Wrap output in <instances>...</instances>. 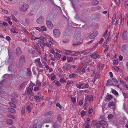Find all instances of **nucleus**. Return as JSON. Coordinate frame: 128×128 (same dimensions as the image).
Here are the masks:
<instances>
[{"instance_id":"4d7b16f0","label":"nucleus","mask_w":128,"mask_h":128,"mask_svg":"<svg viewBox=\"0 0 128 128\" xmlns=\"http://www.w3.org/2000/svg\"><path fill=\"white\" fill-rule=\"evenodd\" d=\"M114 64L115 65H117L118 64V60H114L113 61Z\"/></svg>"},{"instance_id":"473e14b6","label":"nucleus","mask_w":128,"mask_h":128,"mask_svg":"<svg viewBox=\"0 0 128 128\" xmlns=\"http://www.w3.org/2000/svg\"><path fill=\"white\" fill-rule=\"evenodd\" d=\"M31 73L30 69V68H27V75L28 76H30Z\"/></svg>"},{"instance_id":"5701e85b","label":"nucleus","mask_w":128,"mask_h":128,"mask_svg":"<svg viewBox=\"0 0 128 128\" xmlns=\"http://www.w3.org/2000/svg\"><path fill=\"white\" fill-rule=\"evenodd\" d=\"M82 128H90V124L88 123H84L83 124Z\"/></svg>"},{"instance_id":"8fccbe9b","label":"nucleus","mask_w":128,"mask_h":128,"mask_svg":"<svg viewBox=\"0 0 128 128\" xmlns=\"http://www.w3.org/2000/svg\"><path fill=\"white\" fill-rule=\"evenodd\" d=\"M127 37L126 32H123L122 34V37L123 40H125Z\"/></svg>"},{"instance_id":"a18cd8bd","label":"nucleus","mask_w":128,"mask_h":128,"mask_svg":"<svg viewBox=\"0 0 128 128\" xmlns=\"http://www.w3.org/2000/svg\"><path fill=\"white\" fill-rule=\"evenodd\" d=\"M71 32H64L63 34L64 36H67L68 37L71 34Z\"/></svg>"},{"instance_id":"f8f14e48","label":"nucleus","mask_w":128,"mask_h":128,"mask_svg":"<svg viewBox=\"0 0 128 128\" xmlns=\"http://www.w3.org/2000/svg\"><path fill=\"white\" fill-rule=\"evenodd\" d=\"M46 24L47 27L49 29H52L54 25L52 22L50 20H46Z\"/></svg>"},{"instance_id":"79ce46f5","label":"nucleus","mask_w":128,"mask_h":128,"mask_svg":"<svg viewBox=\"0 0 128 128\" xmlns=\"http://www.w3.org/2000/svg\"><path fill=\"white\" fill-rule=\"evenodd\" d=\"M66 52H65V54H69L70 53H72L73 51L69 50H65Z\"/></svg>"},{"instance_id":"37998d69","label":"nucleus","mask_w":128,"mask_h":128,"mask_svg":"<svg viewBox=\"0 0 128 128\" xmlns=\"http://www.w3.org/2000/svg\"><path fill=\"white\" fill-rule=\"evenodd\" d=\"M88 101L90 102H92L93 100V97L92 96H89Z\"/></svg>"},{"instance_id":"ea45409f","label":"nucleus","mask_w":128,"mask_h":128,"mask_svg":"<svg viewBox=\"0 0 128 128\" xmlns=\"http://www.w3.org/2000/svg\"><path fill=\"white\" fill-rule=\"evenodd\" d=\"M86 66L85 65L83 66L81 68V70H82L81 72H85L86 68Z\"/></svg>"},{"instance_id":"864d4df0","label":"nucleus","mask_w":128,"mask_h":128,"mask_svg":"<svg viewBox=\"0 0 128 128\" xmlns=\"http://www.w3.org/2000/svg\"><path fill=\"white\" fill-rule=\"evenodd\" d=\"M53 126V127L54 128H58L59 126H58V124L57 122H55L54 123Z\"/></svg>"},{"instance_id":"aec40b11","label":"nucleus","mask_w":128,"mask_h":128,"mask_svg":"<svg viewBox=\"0 0 128 128\" xmlns=\"http://www.w3.org/2000/svg\"><path fill=\"white\" fill-rule=\"evenodd\" d=\"M78 2V0H72L71 1V3L73 8L75 9L74 6L75 4H77Z\"/></svg>"},{"instance_id":"e2e57ef3","label":"nucleus","mask_w":128,"mask_h":128,"mask_svg":"<svg viewBox=\"0 0 128 128\" xmlns=\"http://www.w3.org/2000/svg\"><path fill=\"white\" fill-rule=\"evenodd\" d=\"M44 45L47 47H49L51 46V44H50L48 42H47L46 43H44Z\"/></svg>"},{"instance_id":"3c124183","label":"nucleus","mask_w":128,"mask_h":128,"mask_svg":"<svg viewBox=\"0 0 128 128\" xmlns=\"http://www.w3.org/2000/svg\"><path fill=\"white\" fill-rule=\"evenodd\" d=\"M40 87H34V91H38L40 90Z\"/></svg>"},{"instance_id":"a878e982","label":"nucleus","mask_w":128,"mask_h":128,"mask_svg":"<svg viewBox=\"0 0 128 128\" xmlns=\"http://www.w3.org/2000/svg\"><path fill=\"white\" fill-rule=\"evenodd\" d=\"M8 111L12 113L15 114L16 113V110L12 108H9L8 109Z\"/></svg>"},{"instance_id":"a19ab883","label":"nucleus","mask_w":128,"mask_h":128,"mask_svg":"<svg viewBox=\"0 0 128 128\" xmlns=\"http://www.w3.org/2000/svg\"><path fill=\"white\" fill-rule=\"evenodd\" d=\"M41 83L39 81H37L36 83V86L40 88L41 86Z\"/></svg>"},{"instance_id":"72a5a7b5","label":"nucleus","mask_w":128,"mask_h":128,"mask_svg":"<svg viewBox=\"0 0 128 128\" xmlns=\"http://www.w3.org/2000/svg\"><path fill=\"white\" fill-rule=\"evenodd\" d=\"M93 124H94L95 126H96V128H100L101 127V126L100 125V124L98 122L96 123L93 122Z\"/></svg>"},{"instance_id":"774afa93","label":"nucleus","mask_w":128,"mask_h":128,"mask_svg":"<svg viewBox=\"0 0 128 128\" xmlns=\"http://www.w3.org/2000/svg\"><path fill=\"white\" fill-rule=\"evenodd\" d=\"M114 116L113 115L111 114H110L108 116V119H111L113 118Z\"/></svg>"},{"instance_id":"dca6fc26","label":"nucleus","mask_w":128,"mask_h":128,"mask_svg":"<svg viewBox=\"0 0 128 128\" xmlns=\"http://www.w3.org/2000/svg\"><path fill=\"white\" fill-rule=\"evenodd\" d=\"M25 56L24 55L21 56L19 60L20 62H22L24 63L25 62Z\"/></svg>"},{"instance_id":"69168bd1","label":"nucleus","mask_w":128,"mask_h":128,"mask_svg":"<svg viewBox=\"0 0 128 128\" xmlns=\"http://www.w3.org/2000/svg\"><path fill=\"white\" fill-rule=\"evenodd\" d=\"M56 78V76H53L51 77H49V78L51 80H53L55 79Z\"/></svg>"},{"instance_id":"bb28decb","label":"nucleus","mask_w":128,"mask_h":128,"mask_svg":"<svg viewBox=\"0 0 128 128\" xmlns=\"http://www.w3.org/2000/svg\"><path fill=\"white\" fill-rule=\"evenodd\" d=\"M61 116L60 114H58V115L56 117V119L58 122L60 123L62 122V118L61 117Z\"/></svg>"},{"instance_id":"423d86ee","label":"nucleus","mask_w":128,"mask_h":128,"mask_svg":"<svg viewBox=\"0 0 128 128\" xmlns=\"http://www.w3.org/2000/svg\"><path fill=\"white\" fill-rule=\"evenodd\" d=\"M45 38L48 39V40L49 42L51 43L52 44L54 45L56 44V42L54 41L53 38L50 36L46 35Z\"/></svg>"},{"instance_id":"c756f323","label":"nucleus","mask_w":128,"mask_h":128,"mask_svg":"<svg viewBox=\"0 0 128 128\" xmlns=\"http://www.w3.org/2000/svg\"><path fill=\"white\" fill-rule=\"evenodd\" d=\"M99 3V2L97 0H94L91 2V4L93 5H96Z\"/></svg>"},{"instance_id":"1a4fd4ad","label":"nucleus","mask_w":128,"mask_h":128,"mask_svg":"<svg viewBox=\"0 0 128 128\" xmlns=\"http://www.w3.org/2000/svg\"><path fill=\"white\" fill-rule=\"evenodd\" d=\"M122 51L124 52H128V44H123L122 48Z\"/></svg>"},{"instance_id":"c85d7f7f","label":"nucleus","mask_w":128,"mask_h":128,"mask_svg":"<svg viewBox=\"0 0 128 128\" xmlns=\"http://www.w3.org/2000/svg\"><path fill=\"white\" fill-rule=\"evenodd\" d=\"M24 63L19 62L17 64V66L18 68H20L23 66Z\"/></svg>"},{"instance_id":"680f3d73","label":"nucleus","mask_w":128,"mask_h":128,"mask_svg":"<svg viewBox=\"0 0 128 128\" xmlns=\"http://www.w3.org/2000/svg\"><path fill=\"white\" fill-rule=\"evenodd\" d=\"M86 114L84 110H82L81 112V115L82 116H83Z\"/></svg>"},{"instance_id":"4c0bfd02","label":"nucleus","mask_w":128,"mask_h":128,"mask_svg":"<svg viewBox=\"0 0 128 128\" xmlns=\"http://www.w3.org/2000/svg\"><path fill=\"white\" fill-rule=\"evenodd\" d=\"M9 104L10 106L12 107L15 108L16 107V105L12 102H9Z\"/></svg>"},{"instance_id":"de8ad7c7","label":"nucleus","mask_w":128,"mask_h":128,"mask_svg":"<svg viewBox=\"0 0 128 128\" xmlns=\"http://www.w3.org/2000/svg\"><path fill=\"white\" fill-rule=\"evenodd\" d=\"M52 15L50 14L48 15L47 18V20H51L52 19Z\"/></svg>"},{"instance_id":"ddd939ff","label":"nucleus","mask_w":128,"mask_h":128,"mask_svg":"<svg viewBox=\"0 0 128 128\" xmlns=\"http://www.w3.org/2000/svg\"><path fill=\"white\" fill-rule=\"evenodd\" d=\"M8 70L13 73H15L16 72L14 66L12 65H10L8 67Z\"/></svg>"},{"instance_id":"6e6552de","label":"nucleus","mask_w":128,"mask_h":128,"mask_svg":"<svg viewBox=\"0 0 128 128\" xmlns=\"http://www.w3.org/2000/svg\"><path fill=\"white\" fill-rule=\"evenodd\" d=\"M34 62L35 63H37L38 64V66L40 68H42L43 67V66L40 62V58H39L36 59L34 60Z\"/></svg>"},{"instance_id":"7c9ffc66","label":"nucleus","mask_w":128,"mask_h":128,"mask_svg":"<svg viewBox=\"0 0 128 128\" xmlns=\"http://www.w3.org/2000/svg\"><path fill=\"white\" fill-rule=\"evenodd\" d=\"M54 36L55 38H58L60 34V32H53Z\"/></svg>"},{"instance_id":"09e8293b","label":"nucleus","mask_w":128,"mask_h":128,"mask_svg":"<svg viewBox=\"0 0 128 128\" xmlns=\"http://www.w3.org/2000/svg\"><path fill=\"white\" fill-rule=\"evenodd\" d=\"M25 84L24 83L21 84L19 87V89L20 90L22 89L23 88Z\"/></svg>"},{"instance_id":"9b49d317","label":"nucleus","mask_w":128,"mask_h":128,"mask_svg":"<svg viewBox=\"0 0 128 128\" xmlns=\"http://www.w3.org/2000/svg\"><path fill=\"white\" fill-rule=\"evenodd\" d=\"M34 39H38V42L40 43H43L44 40H44L45 39L44 37L43 36H40L39 38L36 37H34Z\"/></svg>"},{"instance_id":"f257e3e1","label":"nucleus","mask_w":128,"mask_h":128,"mask_svg":"<svg viewBox=\"0 0 128 128\" xmlns=\"http://www.w3.org/2000/svg\"><path fill=\"white\" fill-rule=\"evenodd\" d=\"M54 115V113L52 112H48L44 114L45 116L47 117L49 119L46 118V120L44 119V122L45 123H50L52 122L51 120V119L52 118V116Z\"/></svg>"},{"instance_id":"58836bf2","label":"nucleus","mask_w":128,"mask_h":128,"mask_svg":"<svg viewBox=\"0 0 128 128\" xmlns=\"http://www.w3.org/2000/svg\"><path fill=\"white\" fill-rule=\"evenodd\" d=\"M89 98L88 95H87L86 96L84 99V105L87 104V102Z\"/></svg>"},{"instance_id":"f704fd0d","label":"nucleus","mask_w":128,"mask_h":128,"mask_svg":"<svg viewBox=\"0 0 128 128\" xmlns=\"http://www.w3.org/2000/svg\"><path fill=\"white\" fill-rule=\"evenodd\" d=\"M7 123L8 124H12L13 123V121L11 119H9L7 120L6 121Z\"/></svg>"},{"instance_id":"2f4dec72","label":"nucleus","mask_w":128,"mask_h":128,"mask_svg":"<svg viewBox=\"0 0 128 128\" xmlns=\"http://www.w3.org/2000/svg\"><path fill=\"white\" fill-rule=\"evenodd\" d=\"M42 62L43 64L44 65V66L46 69L47 70H48L49 69V67L46 61H43Z\"/></svg>"},{"instance_id":"0e129e2a","label":"nucleus","mask_w":128,"mask_h":128,"mask_svg":"<svg viewBox=\"0 0 128 128\" xmlns=\"http://www.w3.org/2000/svg\"><path fill=\"white\" fill-rule=\"evenodd\" d=\"M84 103V100H80L79 102V105L80 106H82Z\"/></svg>"},{"instance_id":"603ef678","label":"nucleus","mask_w":128,"mask_h":128,"mask_svg":"<svg viewBox=\"0 0 128 128\" xmlns=\"http://www.w3.org/2000/svg\"><path fill=\"white\" fill-rule=\"evenodd\" d=\"M40 28L41 31L42 30L44 31H46V27L45 26H42Z\"/></svg>"},{"instance_id":"393cba45","label":"nucleus","mask_w":128,"mask_h":128,"mask_svg":"<svg viewBox=\"0 0 128 128\" xmlns=\"http://www.w3.org/2000/svg\"><path fill=\"white\" fill-rule=\"evenodd\" d=\"M115 104L114 102L110 101L108 103V106L110 107L111 106H115Z\"/></svg>"},{"instance_id":"c03bdc74","label":"nucleus","mask_w":128,"mask_h":128,"mask_svg":"<svg viewBox=\"0 0 128 128\" xmlns=\"http://www.w3.org/2000/svg\"><path fill=\"white\" fill-rule=\"evenodd\" d=\"M112 92L115 96H117L118 94V93L115 90H112Z\"/></svg>"},{"instance_id":"f03ea898","label":"nucleus","mask_w":128,"mask_h":128,"mask_svg":"<svg viewBox=\"0 0 128 128\" xmlns=\"http://www.w3.org/2000/svg\"><path fill=\"white\" fill-rule=\"evenodd\" d=\"M33 89V86L32 84H29L28 86H27L26 88V92L28 94L31 95L32 93Z\"/></svg>"},{"instance_id":"b1692460","label":"nucleus","mask_w":128,"mask_h":128,"mask_svg":"<svg viewBox=\"0 0 128 128\" xmlns=\"http://www.w3.org/2000/svg\"><path fill=\"white\" fill-rule=\"evenodd\" d=\"M6 80H3L0 82V85H4L7 84Z\"/></svg>"},{"instance_id":"4468645a","label":"nucleus","mask_w":128,"mask_h":128,"mask_svg":"<svg viewBox=\"0 0 128 128\" xmlns=\"http://www.w3.org/2000/svg\"><path fill=\"white\" fill-rule=\"evenodd\" d=\"M99 123L101 125L102 128H105V126L107 123L106 121L104 120H101L99 122Z\"/></svg>"},{"instance_id":"e433bc0d","label":"nucleus","mask_w":128,"mask_h":128,"mask_svg":"<svg viewBox=\"0 0 128 128\" xmlns=\"http://www.w3.org/2000/svg\"><path fill=\"white\" fill-rule=\"evenodd\" d=\"M77 74H76L72 73L70 74L69 75V77L70 78H72L74 77H76Z\"/></svg>"},{"instance_id":"c9c22d12","label":"nucleus","mask_w":128,"mask_h":128,"mask_svg":"<svg viewBox=\"0 0 128 128\" xmlns=\"http://www.w3.org/2000/svg\"><path fill=\"white\" fill-rule=\"evenodd\" d=\"M95 16L94 18L95 19H99L100 18V15L98 13H96Z\"/></svg>"},{"instance_id":"20e7f679","label":"nucleus","mask_w":128,"mask_h":128,"mask_svg":"<svg viewBox=\"0 0 128 128\" xmlns=\"http://www.w3.org/2000/svg\"><path fill=\"white\" fill-rule=\"evenodd\" d=\"M28 7V4H24L20 8H19V9L22 12H24L27 10Z\"/></svg>"},{"instance_id":"49530a36","label":"nucleus","mask_w":128,"mask_h":128,"mask_svg":"<svg viewBox=\"0 0 128 128\" xmlns=\"http://www.w3.org/2000/svg\"><path fill=\"white\" fill-rule=\"evenodd\" d=\"M67 61L68 62H70L73 60V58L72 57H68L67 58Z\"/></svg>"},{"instance_id":"a211bd4d","label":"nucleus","mask_w":128,"mask_h":128,"mask_svg":"<svg viewBox=\"0 0 128 128\" xmlns=\"http://www.w3.org/2000/svg\"><path fill=\"white\" fill-rule=\"evenodd\" d=\"M35 49L36 51L37 52L40 54H41V48H40L37 46H34Z\"/></svg>"},{"instance_id":"2eb2a0df","label":"nucleus","mask_w":128,"mask_h":128,"mask_svg":"<svg viewBox=\"0 0 128 128\" xmlns=\"http://www.w3.org/2000/svg\"><path fill=\"white\" fill-rule=\"evenodd\" d=\"M44 18L43 16H40L37 19L36 22L37 23L39 24L42 23L44 21Z\"/></svg>"},{"instance_id":"9d476101","label":"nucleus","mask_w":128,"mask_h":128,"mask_svg":"<svg viewBox=\"0 0 128 128\" xmlns=\"http://www.w3.org/2000/svg\"><path fill=\"white\" fill-rule=\"evenodd\" d=\"M90 56L92 58L94 59H96L97 58H99L100 56V55L97 54V51L94 52L90 55Z\"/></svg>"},{"instance_id":"338daca9","label":"nucleus","mask_w":128,"mask_h":128,"mask_svg":"<svg viewBox=\"0 0 128 128\" xmlns=\"http://www.w3.org/2000/svg\"><path fill=\"white\" fill-rule=\"evenodd\" d=\"M114 69L116 71L118 72L120 70V69L116 66H114Z\"/></svg>"},{"instance_id":"6ab92c4d","label":"nucleus","mask_w":128,"mask_h":128,"mask_svg":"<svg viewBox=\"0 0 128 128\" xmlns=\"http://www.w3.org/2000/svg\"><path fill=\"white\" fill-rule=\"evenodd\" d=\"M98 32H93L90 35V38L92 39L96 37L98 34Z\"/></svg>"},{"instance_id":"7ed1b4c3","label":"nucleus","mask_w":128,"mask_h":128,"mask_svg":"<svg viewBox=\"0 0 128 128\" xmlns=\"http://www.w3.org/2000/svg\"><path fill=\"white\" fill-rule=\"evenodd\" d=\"M33 107V104L32 103L30 102H28L26 107V110L28 113H30Z\"/></svg>"},{"instance_id":"13d9d810","label":"nucleus","mask_w":128,"mask_h":128,"mask_svg":"<svg viewBox=\"0 0 128 128\" xmlns=\"http://www.w3.org/2000/svg\"><path fill=\"white\" fill-rule=\"evenodd\" d=\"M93 26H94L95 28H96L98 27L99 26V24H93Z\"/></svg>"},{"instance_id":"4be33fe9","label":"nucleus","mask_w":128,"mask_h":128,"mask_svg":"<svg viewBox=\"0 0 128 128\" xmlns=\"http://www.w3.org/2000/svg\"><path fill=\"white\" fill-rule=\"evenodd\" d=\"M112 96L110 94L108 95L105 98V100L106 101L110 100L112 99Z\"/></svg>"},{"instance_id":"0eeeda50","label":"nucleus","mask_w":128,"mask_h":128,"mask_svg":"<svg viewBox=\"0 0 128 128\" xmlns=\"http://www.w3.org/2000/svg\"><path fill=\"white\" fill-rule=\"evenodd\" d=\"M43 124L41 122H39L38 123H35L33 126V128H42Z\"/></svg>"},{"instance_id":"f3484780","label":"nucleus","mask_w":128,"mask_h":128,"mask_svg":"<svg viewBox=\"0 0 128 128\" xmlns=\"http://www.w3.org/2000/svg\"><path fill=\"white\" fill-rule=\"evenodd\" d=\"M16 54L18 56L21 54L22 53V50L19 47H18L16 48Z\"/></svg>"},{"instance_id":"052dcab7","label":"nucleus","mask_w":128,"mask_h":128,"mask_svg":"<svg viewBox=\"0 0 128 128\" xmlns=\"http://www.w3.org/2000/svg\"><path fill=\"white\" fill-rule=\"evenodd\" d=\"M122 93L124 98H128V94L127 93L124 92H123Z\"/></svg>"},{"instance_id":"6e6d98bb","label":"nucleus","mask_w":128,"mask_h":128,"mask_svg":"<svg viewBox=\"0 0 128 128\" xmlns=\"http://www.w3.org/2000/svg\"><path fill=\"white\" fill-rule=\"evenodd\" d=\"M76 86L78 88L80 89H81L82 88L84 89V87H82L80 86V84H76Z\"/></svg>"},{"instance_id":"bf43d9fd","label":"nucleus","mask_w":128,"mask_h":128,"mask_svg":"<svg viewBox=\"0 0 128 128\" xmlns=\"http://www.w3.org/2000/svg\"><path fill=\"white\" fill-rule=\"evenodd\" d=\"M71 99L72 101L74 103H75L76 101V98L74 97H71Z\"/></svg>"},{"instance_id":"5fc2aeb1","label":"nucleus","mask_w":128,"mask_h":128,"mask_svg":"<svg viewBox=\"0 0 128 128\" xmlns=\"http://www.w3.org/2000/svg\"><path fill=\"white\" fill-rule=\"evenodd\" d=\"M12 19L15 22H18V20L14 15H12Z\"/></svg>"},{"instance_id":"39448f33","label":"nucleus","mask_w":128,"mask_h":128,"mask_svg":"<svg viewBox=\"0 0 128 128\" xmlns=\"http://www.w3.org/2000/svg\"><path fill=\"white\" fill-rule=\"evenodd\" d=\"M110 32H105L104 34V37L105 38H107L106 40L104 42V45H105L108 43V42L110 39V38L109 36L110 35Z\"/></svg>"},{"instance_id":"cd10ccee","label":"nucleus","mask_w":128,"mask_h":128,"mask_svg":"<svg viewBox=\"0 0 128 128\" xmlns=\"http://www.w3.org/2000/svg\"><path fill=\"white\" fill-rule=\"evenodd\" d=\"M104 66V65L103 64H99L98 66V67L99 70H103Z\"/></svg>"},{"instance_id":"412c9836","label":"nucleus","mask_w":128,"mask_h":128,"mask_svg":"<svg viewBox=\"0 0 128 128\" xmlns=\"http://www.w3.org/2000/svg\"><path fill=\"white\" fill-rule=\"evenodd\" d=\"M106 85L107 86H115L114 84H113L112 81L110 80H108L107 82Z\"/></svg>"}]
</instances>
